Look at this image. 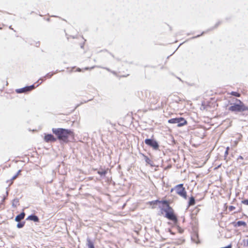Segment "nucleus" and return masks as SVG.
<instances>
[{"mask_svg": "<svg viewBox=\"0 0 248 248\" xmlns=\"http://www.w3.org/2000/svg\"><path fill=\"white\" fill-rule=\"evenodd\" d=\"M195 203V199L193 197H191L189 199V202H188V205L191 206L194 205Z\"/></svg>", "mask_w": 248, "mask_h": 248, "instance_id": "4468645a", "label": "nucleus"}, {"mask_svg": "<svg viewBox=\"0 0 248 248\" xmlns=\"http://www.w3.org/2000/svg\"><path fill=\"white\" fill-rule=\"evenodd\" d=\"M21 171L20 170H19L17 172V173L12 178V180H15V179L16 178V177H17V176L20 174Z\"/></svg>", "mask_w": 248, "mask_h": 248, "instance_id": "aec40b11", "label": "nucleus"}, {"mask_svg": "<svg viewBox=\"0 0 248 248\" xmlns=\"http://www.w3.org/2000/svg\"><path fill=\"white\" fill-rule=\"evenodd\" d=\"M52 132L57 137V139L65 143L70 141V138L74 139L75 133L72 130L62 128H52Z\"/></svg>", "mask_w": 248, "mask_h": 248, "instance_id": "f257e3e1", "label": "nucleus"}, {"mask_svg": "<svg viewBox=\"0 0 248 248\" xmlns=\"http://www.w3.org/2000/svg\"><path fill=\"white\" fill-rule=\"evenodd\" d=\"M242 203L245 205H248V200H245L242 201Z\"/></svg>", "mask_w": 248, "mask_h": 248, "instance_id": "5701e85b", "label": "nucleus"}, {"mask_svg": "<svg viewBox=\"0 0 248 248\" xmlns=\"http://www.w3.org/2000/svg\"><path fill=\"white\" fill-rule=\"evenodd\" d=\"M93 68V67H85V68H83L82 69L78 68L77 69V71H78V72H83L85 70H91Z\"/></svg>", "mask_w": 248, "mask_h": 248, "instance_id": "2eb2a0df", "label": "nucleus"}, {"mask_svg": "<svg viewBox=\"0 0 248 248\" xmlns=\"http://www.w3.org/2000/svg\"><path fill=\"white\" fill-rule=\"evenodd\" d=\"M27 219H29L30 220H32L34 222H38L39 221V218L38 217L35 215H31L29 216Z\"/></svg>", "mask_w": 248, "mask_h": 248, "instance_id": "f8f14e48", "label": "nucleus"}, {"mask_svg": "<svg viewBox=\"0 0 248 248\" xmlns=\"http://www.w3.org/2000/svg\"><path fill=\"white\" fill-rule=\"evenodd\" d=\"M233 224L234 227H239L241 226H243L245 227H247L246 223L243 221H239L237 222H233Z\"/></svg>", "mask_w": 248, "mask_h": 248, "instance_id": "9d476101", "label": "nucleus"}, {"mask_svg": "<svg viewBox=\"0 0 248 248\" xmlns=\"http://www.w3.org/2000/svg\"><path fill=\"white\" fill-rule=\"evenodd\" d=\"M146 145L152 147L154 149L157 150L159 148V145L157 141L153 139H147L145 140Z\"/></svg>", "mask_w": 248, "mask_h": 248, "instance_id": "423d86ee", "label": "nucleus"}, {"mask_svg": "<svg viewBox=\"0 0 248 248\" xmlns=\"http://www.w3.org/2000/svg\"><path fill=\"white\" fill-rule=\"evenodd\" d=\"M87 246L89 248H94L93 243L89 239H87Z\"/></svg>", "mask_w": 248, "mask_h": 248, "instance_id": "ddd939ff", "label": "nucleus"}, {"mask_svg": "<svg viewBox=\"0 0 248 248\" xmlns=\"http://www.w3.org/2000/svg\"><path fill=\"white\" fill-rule=\"evenodd\" d=\"M44 140L45 142H55L57 140V139L54 136L50 134H45L44 138Z\"/></svg>", "mask_w": 248, "mask_h": 248, "instance_id": "6e6552de", "label": "nucleus"}, {"mask_svg": "<svg viewBox=\"0 0 248 248\" xmlns=\"http://www.w3.org/2000/svg\"><path fill=\"white\" fill-rule=\"evenodd\" d=\"M35 89V86L32 85L29 86H26L22 88L16 89V92L17 93H26L29 92Z\"/></svg>", "mask_w": 248, "mask_h": 248, "instance_id": "0eeeda50", "label": "nucleus"}, {"mask_svg": "<svg viewBox=\"0 0 248 248\" xmlns=\"http://www.w3.org/2000/svg\"><path fill=\"white\" fill-rule=\"evenodd\" d=\"M25 216V214L24 212H23L16 217L15 220L16 222H19L24 218Z\"/></svg>", "mask_w": 248, "mask_h": 248, "instance_id": "9b49d317", "label": "nucleus"}, {"mask_svg": "<svg viewBox=\"0 0 248 248\" xmlns=\"http://www.w3.org/2000/svg\"><path fill=\"white\" fill-rule=\"evenodd\" d=\"M235 209V207L233 206H230L229 207V210L230 211H232L233 210H234Z\"/></svg>", "mask_w": 248, "mask_h": 248, "instance_id": "412c9836", "label": "nucleus"}, {"mask_svg": "<svg viewBox=\"0 0 248 248\" xmlns=\"http://www.w3.org/2000/svg\"><path fill=\"white\" fill-rule=\"evenodd\" d=\"M226 153L228 154V150L226 151Z\"/></svg>", "mask_w": 248, "mask_h": 248, "instance_id": "a878e982", "label": "nucleus"}, {"mask_svg": "<svg viewBox=\"0 0 248 248\" xmlns=\"http://www.w3.org/2000/svg\"><path fill=\"white\" fill-rule=\"evenodd\" d=\"M168 123L170 124H178V127H182L187 124L186 120L183 117L170 119L168 120Z\"/></svg>", "mask_w": 248, "mask_h": 248, "instance_id": "39448f33", "label": "nucleus"}, {"mask_svg": "<svg viewBox=\"0 0 248 248\" xmlns=\"http://www.w3.org/2000/svg\"><path fill=\"white\" fill-rule=\"evenodd\" d=\"M238 102V104H234L231 106L229 110L232 111H244L248 110V107H246L244 104L240 100H237Z\"/></svg>", "mask_w": 248, "mask_h": 248, "instance_id": "20e7f679", "label": "nucleus"}, {"mask_svg": "<svg viewBox=\"0 0 248 248\" xmlns=\"http://www.w3.org/2000/svg\"><path fill=\"white\" fill-rule=\"evenodd\" d=\"M53 75V74L48 73L46 75V77L48 78H50Z\"/></svg>", "mask_w": 248, "mask_h": 248, "instance_id": "b1692460", "label": "nucleus"}, {"mask_svg": "<svg viewBox=\"0 0 248 248\" xmlns=\"http://www.w3.org/2000/svg\"><path fill=\"white\" fill-rule=\"evenodd\" d=\"M157 203H161L166 205L167 208L166 209H162L165 213V217L168 218L169 220H171L174 224H176L178 222V218L177 216L175 214L173 208L170 207L169 205V202L167 201H159L155 200L150 202V204H156Z\"/></svg>", "mask_w": 248, "mask_h": 248, "instance_id": "f03ea898", "label": "nucleus"}, {"mask_svg": "<svg viewBox=\"0 0 248 248\" xmlns=\"http://www.w3.org/2000/svg\"><path fill=\"white\" fill-rule=\"evenodd\" d=\"M175 191L176 193L185 199L187 198V192L183 184H179L171 188L170 192Z\"/></svg>", "mask_w": 248, "mask_h": 248, "instance_id": "7ed1b4c3", "label": "nucleus"}, {"mask_svg": "<svg viewBox=\"0 0 248 248\" xmlns=\"http://www.w3.org/2000/svg\"><path fill=\"white\" fill-rule=\"evenodd\" d=\"M239 158H241V159H242V158H243V157H242L241 156H239Z\"/></svg>", "mask_w": 248, "mask_h": 248, "instance_id": "393cba45", "label": "nucleus"}, {"mask_svg": "<svg viewBox=\"0 0 248 248\" xmlns=\"http://www.w3.org/2000/svg\"><path fill=\"white\" fill-rule=\"evenodd\" d=\"M159 100V97L157 95H153L150 99L151 104L155 105L157 103Z\"/></svg>", "mask_w": 248, "mask_h": 248, "instance_id": "1a4fd4ad", "label": "nucleus"}, {"mask_svg": "<svg viewBox=\"0 0 248 248\" xmlns=\"http://www.w3.org/2000/svg\"><path fill=\"white\" fill-rule=\"evenodd\" d=\"M144 158H145V161L148 164H150V163L151 162V160H150V159L148 156H147L144 155Z\"/></svg>", "mask_w": 248, "mask_h": 248, "instance_id": "a211bd4d", "label": "nucleus"}, {"mask_svg": "<svg viewBox=\"0 0 248 248\" xmlns=\"http://www.w3.org/2000/svg\"><path fill=\"white\" fill-rule=\"evenodd\" d=\"M24 225V223H18L17 225V227L18 228H21L23 227Z\"/></svg>", "mask_w": 248, "mask_h": 248, "instance_id": "4be33fe9", "label": "nucleus"}, {"mask_svg": "<svg viewBox=\"0 0 248 248\" xmlns=\"http://www.w3.org/2000/svg\"><path fill=\"white\" fill-rule=\"evenodd\" d=\"M229 94L236 97H240L241 96L240 93L236 92H232Z\"/></svg>", "mask_w": 248, "mask_h": 248, "instance_id": "dca6fc26", "label": "nucleus"}, {"mask_svg": "<svg viewBox=\"0 0 248 248\" xmlns=\"http://www.w3.org/2000/svg\"><path fill=\"white\" fill-rule=\"evenodd\" d=\"M243 242L245 247H248V239H244Z\"/></svg>", "mask_w": 248, "mask_h": 248, "instance_id": "6ab92c4d", "label": "nucleus"}, {"mask_svg": "<svg viewBox=\"0 0 248 248\" xmlns=\"http://www.w3.org/2000/svg\"><path fill=\"white\" fill-rule=\"evenodd\" d=\"M97 173L100 175H105L107 173V171L106 170L98 171Z\"/></svg>", "mask_w": 248, "mask_h": 248, "instance_id": "f3484780", "label": "nucleus"}]
</instances>
